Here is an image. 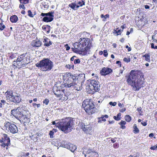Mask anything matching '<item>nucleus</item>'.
I'll list each match as a JSON object with an SVG mask.
<instances>
[{
  "label": "nucleus",
  "instance_id": "a18cd8bd",
  "mask_svg": "<svg viewBox=\"0 0 157 157\" xmlns=\"http://www.w3.org/2000/svg\"><path fill=\"white\" fill-rule=\"evenodd\" d=\"M80 60L78 59H75L74 61V63L75 64H78L80 63Z\"/></svg>",
  "mask_w": 157,
  "mask_h": 157
},
{
  "label": "nucleus",
  "instance_id": "0e129e2a",
  "mask_svg": "<svg viewBox=\"0 0 157 157\" xmlns=\"http://www.w3.org/2000/svg\"><path fill=\"white\" fill-rule=\"evenodd\" d=\"M1 101L2 104L3 105H4L5 103H6V101L4 100H1Z\"/></svg>",
  "mask_w": 157,
  "mask_h": 157
},
{
  "label": "nucleus",
  "instance_id": "bb28decb",
  "mask_svg": "<svg viewBox=\"0 0 157 157\" xmlns=\"http://www.w3.org/2000/svg\"><path fill=\"white\" fill-rule=\"evenodd\" d=\"M76 2L77 3V4L76 8H78L79 7L82 6L83 5H85V2L83 0L81 1L78 2Z\"/></svg>",
  "mask_w": 157,
  "mask_h": 157
},
{
  "label": "nucleus",
  "instance_id": "3c124183",
  "mask_svg": "<svg viewBox=\"0 0 157 157\" xmlns=\"http://www.w3.org/2000/svg\"><path fill=\"white\" fill-rule=\"evenodd\" d=\"M28 119H29V118L26 115L24 118H23V120L25 121V122H28Z\"/></svg>",
  "mask_w": 157,
  "mask_h": 157
},
{
  "label": "nucleus",
  "instance_id": "f8f14e48",
  "mask_svg": "<svg viewBox=\"0 0 157 157\" xmlns=\"http://www.w3.org/2000/svg\"><path fill=\"white\" fill-rule=\"evenodd\" d=\"M21 99L20 98V97L19 96L14 95L10 100L12 102H13L15 103H18L21 101Z\"/></svg>",
  "mask_w": 157,
  "mask_h": 157
},
{
  "label": "nucleus",
  "instance_id": "a19ab883",
  "mask_svg": "<svg viewBox=\"0 0 157 157\" xmlns=\"http://www.w3.org/2000/svg\"><path fill=\"white\" fill-rule=\"evenodd\" d=\"M6 27L5 25L2 22L0 23V30H3Z\"/></svg>",
  "mask_w": 157,
  "mask_h": 157
},
{
  "label": "nucleus",
  "instance_id": "4468645a",
  "mask_svg": "<svg viewBox=\"0 0 157 157\" xmlns=\"http://www.w3.org/2000/svg\"><path fill=\"white\" fill-rule=\"evenodd\" d=\"M25 55L26 54H25L22 62L21 63V64L19 65L20 66L22 65H25L26 64H27L29 63V58L26 57Z\"/></svg>",
  "mask_w": 157,
  "mask_h": 157
},
{
  "label": "nucleus",
  "instance_id": "680f3d73",
  "mask_svg": "<svg viewBox=\"0 0 157 157\" xmlns=\"http://www.w3.org/2000/svg\"><path fill=\"white\" fill-rule=\"evenodd\" d=\"M141 124L144 126H146L147 125V123L146 122H141Z\"/></svg>",
  "mask_w": 157,
  "mask_h": 157
},
{
  "label": "nucleus",
  "instance_id": "412c9836",
  "mask_svg": "<svg viewBox=\"0 0 157 157\" xmlns=\"http://www.w3.org/2000/svg\"><path fill=\"white\" fill-rule=\"evenodd\" d=\"M25 55V54H22L19 56L17 59V62H18L17 65L19 66L21 64V63L22 62L24 57Z\"/></svg>",
  "mask_w": 157,
  "mask_h": 157
},
{
  "label": "nucleus",
  "instance_id": "58836bf2",
  "mask_svg": "<svg viewBox=\"0 0 157 157\" xmlns=\"http://www.w3.org/2000/svg\"><path fill=\"white\" fill-rule=\"evenodd\" d=\"M21 4H26L29 2V0H19Z\"/></svg>",
  "mask_w": 157,
  "mask_h": 157
},
{
  "label": "nucleus",
  "instance_id": "1a4fd4ad",
  "mask_svg": "<svg viewBox=\"0 0 157 157\" xmlns=\"http://www.w3.org/2000/svg\"><path fill=\"white\" fill-rule=\"evenodd\" d=\"M61 88L60 87H56L53 90V92L55 94L57 97L61 98L63 94L61 93L60 89Z\"/></svg>",
  "mask_w": 157,
  "mask_h": 157
},
{
  "label": "nucleus",
  "instance_id": "dca6fc26",
  "mask_svg": "<svg viewBox=\"0 0 157 157\" xmlns=\"http://www.w3.org/2000/svg\"><path fill=\"white\" fill-rule=\"evenodd\" d=\"M41 44V42L39 40H34L31 43V45L33 47H40Z\"/></svg>",
  "mask_w": 157,
  "mask_h": 157
},
{
  "label": "nucleus",
  "instance_id": "aec40b11",
  "mask_svg": "<svg viewBox=\"0 0 157 157\" xmlns=\"http://www.w3.org/2000/svg\"><path fill=\"white\" fill-rule=\"evenodd\" d=\"M54 13V11H52L51 12H50L47 13H41V15L43 17L44 16H48V17H54V16L53 15V14Z\"/></svg>",
  "mask_w": 157,
  "mask_h": 157
},
{
  "label": "nucleus",
  "instance_id": "6ab92c4d",
  "mask_svg": "<svg viewBox=\"0 0 157 157\" xmlns=\"http://www.w3.org/2000/svg\"><path fill=\"white\" fill-rule=\"evenodd\" d=\"M44 17L43 18L42 20L46 22H51L53 21V19L54 17H48V16H44Z\"/></svg>",
  "mask_w": 157,
  "mask_h": 157
},
{
  "label": "nucleus",
  "instance_id": "9d476101",
  "mask_svg": "<svg viewBox=\"0 0 157 157\" xmlns=\"http://www.w3.org/2000/svg\"><path fill=\"white\" fill-rule=\"evenodd\" d=\"M81 127L82 130L86 133H88L92 128L90 125H85L83 124H82Z\"/></svg>",
  "mask_w": 157,
  "mask_h": 157
},
{
  "label": "nucleus",
  "instance_id": "09e8293b",
  "mask_svg": "<svg viewBox=\"0 0 157 157\" xmlns=\"http://www.w3.org/2000/svg\"><path fill=\"white\" fill-rule=\"evenodd\" d=\"M89 41H86L83 44H82L83 46L84 47V46H88L89 43Z\"/></svg>",
  "mask_w": 157,
  "mask_h": 157
},
{
  "label": "nucleus",
  "instance_id": "20e7f679",
  "mask_svg": "<svg viewBox=\"0 0 157 157\" xmlns=\"http://www.w3.org/2000/svg\"><path fill=\"white\" fill-rule=\"evenodd\" d=\"M89 88L91 91H98L100 90V85L95 80H92L89 85Z\"/></svg>",
  "mask_w": 157,
  "mask_h": 157
},
{
  "label": "nucleus",
  "instance_id": "8fccbe9b",
  "mask_svg": "<svg viewBox=\"0 0 157 157\" xmlns=\"http://www.w3.org/2000/svg\"><path fill=\"white\" fill-rule=\"evenodd\" d=\"M150 149L153 150H155L157 149V144H156L155 146L151 147H150Z\"/></svg>",
  "mask_w": 157,
  "mask_h": 157
},
{
  "label": "nucleus",
  "instance_id": "e433bc0d",
  "mask_svg": "<svg viewBox=\"0 0 157 157\" xmlns=\"http://www.w3.org/2000/svg\"><path fill=\"white\" fill-rule=\"evenodd\" d=\"M125 119L126 121L129 122L131 120V117L129 115H126L125 117Z\"/></svg>",
  "mask_w": 157,
  "mask_h": 157
},
{
  "label": "nucleus",
  "instance_id": "ddd939ff",
  "mask_svg": "<svg viewBox=\"0 0 157 157\" xmlns=\"http://www.w3.org/2000/svg\"><path fill=\"white\" fill-rule=\"evenodd\" d=\"M71 82V81H70V80H69L68 79L66 83L64 84L65 87L69 88L71 86H73L75 87L76 88L77 87L75 86V85H76V84L75 82Z\"/></svg>",
  "mask_w": 157,
  "mask_h": 157
},
{
  "label": "nucleus",
  "instance_id": "de8ad7c7",
  "mask_svg": "<svg viewBox=\"0 0 157 157\" xmlns=\"http://www.w3.org/2000/svg\"><path fill=\"white\" fill-rule=\"evenodd\" d=\"M109 104L111 105H112L113 106H115L117 104V102H113L112 101H110L109 102Z\"/></svg>",
  "mask_w": 157,
  "mask_h": 157
},
{
  "label": "nucleus",
  "instance_id": "13d9d810",
  "mask_svg": "<svg viewBox=\"0 0 157 157\" xmlns=\"http://www.w3.org/2000/svg\"><path fill=\"white\" fill-rule=\"evenodd\" d=\"M123 70H122L121 69L120 70V72L118 74V75H117V77H118L119 76L121 75L123 73Z\"/></svg>",
  "mask_w": 157,
  "mask_h": 157
},
{
  "label": "nucleus",
  "instance_id": "603ef678",
  "mask_svg": "<svg viewBox=\"0 0 157 157\" xmlns=\"http://www.w3.org/2000/svg\"><path fill=\"white\" fill-rule=\"evenodd\" d=\"M54 132L53 131H51L49 133V135L50 136V137L52 138L53 137V134Z\"/></svg>",
  "mask_w": 157,
  "mask_h": 157
},
{
  "label": "nucleus",
  "instance_id": "c03bdc74",
  "mask_svg": "<svg viewBox=\"0 0 157 157\" xmlns=\"http://www.w3.org/2000/svg\"><path fill=\"white\" fill-rule=\"evenodd\" d=\"M28 15L30 17H33V16L32 14V13L31 12V10H28Z\"/></svg>",
  "mask_w": 157,
  "mask_h": 157
},
{
  "label": "nucleus",
  "instance_id": "423d86ee",
  "mask_svg": "<svg viewBox=\"0 0 157 157\" xmlns=\"http://www.w3.org/2000/svg\"><path fill=\"white\" fill-rule=\"evenodd\" d=\"M132 71H131L128 78L127 80V82L131 86H133V83L135 82V81L137 80V76L136 75L132 73Z\"/></svg>",
  "mask_w": 157,
  "mask_h": 157
},
{
  "label": "nucleus",
  "instance_id": "bf43d9fd",
  "mask_svg": "<svg viewBox=\"0 0 157 157\" xmlns=\"http://www.w3.org/2000/svg\"><path fill=\"white\" fill-rule=\"evenodd\" d=\"M117 139V138H112L111 139V141L113 142V143H114L116 141V140Z\"/></svg>",
  "mask_w": 157,
  "mask_h": 157
},
{
  "label": "nucleus",
  "instance_id": "f3484780",
  "mask_svg": "<svg viewBox=\"0 0 157 157\" xmlns=\"http://www.w3.org/2000/svg\"><path fill=\"white\" fill-rule=\"evenodd\" d=\"M4 143H6V144L7 146L10 144V138L7 137V135L6 134L3 135V141Z\"/></svg>",
  "mask_w": 157,
  "mask_h": 157
},
{
  "label": "nucleus",
  "instance_id": "c756f323",
  "mask_svg": "<svg viewBox=\"0 0 157 157\" xmlns=\"http://www.w3.org/2000/svg\"><path fill=\"white\" fill-rule=\"evenodd\" d=\"M78 77L77 78V79H79L80 80V79H81L83 80V81L85 80V75L84 74H79V75L78 76Z\"/></svg>",
  "mask_w": 157,
  "mask_h": 157
},
{
  "label": "nucleus",
  "instance_id": "37998d69",
  "mask_svg": "<svg viewBox=\"0 0 157 157\" xmlns=\"http://www.w3.org/2000/svg\"><path fill=\"white\" fill-rule=\"evenodd\" d=\"M49 102V100L48 99H45L43 102L44 104H45L46 105H48Z\"/></svg>",
  "mask_w": 157,
  "mask_h": 157
},
{
  "label": "nucleus",
  "instance_id": "f704fd0d",
  "mask_svg": "<svg viewBox=\"0 0 157 157\" xmlns=\"http://www.w3.org/2000/svg\"><path fill=\"white\" fill-rule=\"evenodd\" d=\"M53 125H55L56 127H58L59 129V126H57V124L59 123V120H56L55 121H53L52 122Z\"/></svg>",
  "mask_w": 157,
  "mask_h": 157
},
{
  "label": "nucleus",
  "instance_id": "6e6552de",
  "mask_svg": "<svg viewBox=\"0 0 157 157\" xmlns=\"http://www.w3.org/2000/svg\"><path fill=\"white\" fill-rule=\"evenodd\" d=\"M113 71L112 69L108 67H104L100 71V73L102 75H106L111 73Z\"/></svg>",
  "mask_w": 157,
  "mask_h": 157
},
{
  "label": "nucleus",
  "instance_id": "69168bd1",
  "mask_svg": "<svg viewBox=\"0 0 157 157\" xmlns=\"http://www.w3.org/2000/svg\"><path fill=\"white\" fill-rule=\"evenodd\" d=\"M29 152H27L26 153H25V154L24 153V156L25 157H27L28 156H29Z\"/></svg>",
  "mask_w": 157,
  "mask_h": 157
},
{
  "label": "nucleus",
  "instance_id": "5fc2aeb1",
  "mask_svg": "<svg viewBox=\"0 0 157 157\" xmlns=\"http://www.w3.org/2000/svg\"><path fill=\"white\" fill-rule=\"evenodd\" d=\"M103 52H104V54H103L104 56L105 57L107 56L108 55L107 51L106 50H104L103 51Z\"/></svg>",
  "mask_w": 157,
  "mask_h": 157
},
{
  "label": "nucleus",
  "instance_id": "2f4dec72",
  "mask_svg": "<svg viewBox=\"0 0 157 157\" xmlns=\"http://www.w3.org/2000/svg\"><path fill=\"white\" fill-rule=\"evenodd\" d=\"M143 57H145V59L146 61L148 62H150V56L149 54H146L145 55L143 56Z\"/></svg>",
  "mask_w": 157,
  "mask_h": 157
},
{
  "label": "nucleus",
  "instance_id": "864d4df0",
  "mask_svg": "<svg viewBox=\"0 0 157 157\" xmlns=\"http://www.w3.org/2000/svg\"><path fill=\"white\" fill-rule=\"evenodd\" d=\"M126 124V122L125 121H123L122 120L120 122L119 124H122V125H125Z\"/></svg>",
  "mask_w": 157,
  "mask_h": 157
},
{
  "label": "nucleus",
  "instance_id": "9b49d317",
  "mask_svg": "<svg viewBox=\"0 0 157 157\" xmlns=\"http://www.w3.org/2000/svg\"><path fill=\"white\" fill-rule=\"evenodd\" d=\"M133 83V86H132L136 88V90H139L141 88L142 82L140 80L139 81L137 79Z\"/></svg>",
  "mask_w": 157,
  "mask_h": 157
},
{
  "label": "nucleus",
  "instance_id": "6e6d98bb",
  "mask_svg": "<svg viewBox=\"0 0 157 157\" xmlns=\"http://www.w3.org/2000/svg\"><path fill=\"white\" fill-rule=\"evenodd\" d=\"M24 4H20L19 5V7L20 8H22L23 9H25V6L24 5Z\"/></svg>",
  "mask_w": 157,
  "mask_h": 157
},
{
  "label": "nucleus",
  "instance_id": "473e14b6",
  "mask_svg": "<svg viewBox=\"0 0 157 157\" xmlns=\"http://www.w3.org/2000/svg\"><path fill=\"white\" fill-rule=\"evenodd\" d=\"M5 94L6 95H9V96H11L10 98L11 99L12 98L14 95H13V92L12 91H7Z\"/></svg>",
  "mask_w": 157,
  "mask_h": 157
},
{
  "label": "nucleus",
  "instance_id": "2eb2a0df",
  "mask_svg": "<svg viewBox=\"0 0 157 157\" xmlns=\"http://www.w3.org/2000/svg\"><path fill=\"white\" fill-rule=\"evenodd\" d=\"M67 76L69 77L68 79L69 80H70V81L71 82H75L76 81V80L77 79L75 75V76H74L71 73H68L67 74Z\"/></svg>",
  "mask_w": 157,
  "mask_h": 157
},
{
  "label": "nucleus",
  "instance_id": "a878e982",
  "mask_svg": "<svg viewBox=\"0 0 157 157\" xmlns=\"http://www.w3.org/2000/svg\"><path fill=\"white\" fill-rule=\"evenodd\" d=\"M42 29L44 31H46L47 33H49L50 31V26L48 25H44L42 27Z\"/></svg>",
  "mask_w": 157,
  "mask_h": 157
},
{
  "label": "nucleus",
  "instance_id": "4be33fe9",
  "mask_svg": "<svg viewBox=\"0 0 157 157\" xmlns=\"http://www.w3.org/2000/svg\"><path fill=\"white\" fill-rule=\"evenodd\" d=\"M84 46L82 44L80 43L79 44L78 43L77 45H75V48L78 50H83L84 49Z\"/></svg>",
  "mask_w": 157,
  "mask_h": 157
},
{
  "label": "nucleus",
  "instance_id": "ea45409f",
  "mask_svg": "<svg viewBox=\"0 0 157 157\" xmlns=\"http://www.w3.org/2000/svg\"><path fill=\"white\" fill-rule=\"evenodd\" d=\"M121 29L118 30L117 31L114 30V31L113 32V33L117 34L116 35L118 36L119 35H120L121 33Z\"/></svg>",
  "mask_w": 157,
  "mask_h": 157
},
{
  "label": "nucleus",
  "instance_id": "c9c22d12",
  "mask_svg": "<svg viewBox=\"0 0 157 157\" xmlns=\"http://www.w3.org/2000/svg\"><path fill=\"white\" fill-rule=\"evenodd\" d=\"M75 52L78 53L79 54H81L82 55H85L86 54V52L83 50L77 51V52Z\"/></svg>",
  "mask_w": 157,
  "mask_h": 157
},
{
  "label": "nucleus",
  "instance_id": "e2e57ef3",
  "mask_svg": "<svg viewBox=\"0 0 157 157\" xmlns=\"http://www.w3.org/2000/svg\"><path fill=\"white\" fill-rule=\"evenodd\" d=\"M118 106L121 107V108L122 107L124 106V104H121L119 102L118 104Z\"/></svg>",
  "mask_w": 157,
  "mask_h": 157
},
{
  "label": "nucleus",
  "instance_id": "393cba45",
  "mask_svg": "<svg viewBox=\"0 0 157 157\" xmlns=\"http://www.w3.org/2000/svg\"><path fill=\"white\" fill-rule=\"evenodd\" d=\"M77 3L76 1H75L74 2L72 3H71L69 5V6L71 7V9L73 10H76V7L77 6Z\"/></svg>",
  "mask_w": 157,
  "mask_h": 157
},
{
  "label": "nucleus",
  "instance_id": "4d7b16f0",
  "mask_svg": "<svg viewBox=\"0 0 157 157\" xmlns=\"http://www.w3.org/2000/svg\"><path fill=\"white\" fill-rule=\"evenodd\" d=\"M65 47L66 48V50H68L70 49V47L68 46V44H67L65 45Z\"/></svg>",
  "mask_w": 157,
  "mask_h": 157
},
{
  "label": "nucleus",
  "instance_id": "79ce46f5",
  "mask_svg": "<svg viewBox=\"0 0 157 157\" xmlns=\"http://www.w3.org/2000/svg\"><path fill=\"white\" fill-rule=\"evenodd\" d=\"M123 60L126 63H128L130 61V58H127L126 57H124L123 59Z\"/></svg>",
  "mask_w": 157,
  "mask_h": 157
},
{
  "label": "nucleus",
  "instance_id": "0eeeda50",
  "mask_svg": "<svg viewBox=\"0 0 157 157\" xmlns=\"http://www.w3.org/2000/svg\"><path fill=\"white\" fill-rule=\"evenodd\" d=\"M22 106H20L11 110V115H13L16 119L19 120L18 116L21 115V112L20 111Z\"/></svg>",
  "mask_w": 157,
  "mask_h": 157
},
{
  "label": "nucleus",
  "instance_id": "b1692460",
  "mask_svg": "<svg viewBox=\"0 0 157 157\" xmlns=\"http://www.w3.org/2000/svg\"><path fill=\"white\" fill-rule=\"evenodd\" d=\"M18 19V18L15 15H13L10 17V21L13 23H15L17 22Z\"/></svg>",
  "mask_w": 157,
  "mask_h": 157
},
{
  "label": "nucleus",
  "instance_id": "4c0bfd02",
  "mask_svg": "<svg viewBox=\"0 0 157 157\" xmlns=\"http://www.w3.org/2000/svg\"><path fill=\"white\" fill-rule=\"evenodd\" d=\"M90 47L89 46H86L85 47H84V49L83 50L84 51L86 52V54H87V52H89V51L90 50Z\"/></svg>",
  "mask_w": 157,
  "mask_h": 157
},
{
  "label": "nucleus",
  "instance_id": "052dcab7",
  "mask_svg": "<svg viewBox=\"0 0 157 157\" xmlns=\"http://www.w3.org/2000/svg\"><path fill=\"white\" fill-rule=\"evenodd\" d=\"M104 117L103 116H102L100 118H99L98 119H101L102 121H106V120L105 118H104Z\"/></svg>",
  "mask_w": 157,
  "mask_h": 157
},
{
  "label": "nucleus",
  "instance_id": "72a5a7b5",
  "mask_svg": "<svg viewBox=\"0 0 157 157\" xmlns=\"http://www.w3.org/2000/svg\"><path fill=\"white\" fill-rule=\"evenodd\" d=\"M121 116V113H119L117 115V116H114L113 117V118L116 121H118L121 119V118L120 117Z\"/></svg>",
  "mask_w": 157,
  "mask_h": 157
},
{
  "label": "nucleus",
  "instance_id": "c85d7f7f",
  "mask_svg": "<svg viewBox=\"0 0 157 157\" xmlns=\"http://www.w3.org/2000/svg\"><path fill=\"white\" fill-rule=\"evenodd\" d=\"M79 40V43H80L82 44L84 43L86 41H90V40L89 39L85 38H80Z\"/></svg>",
  "mask_w": 157,
  "mask_h": 157
},
{
  "label": "nucleus",
  "instance_id": "49530a36",
  "mask_svg": "<svg viewBox=\"0 0 157 157\" xmlns=\"http://www.w3.org/2000/svg\"><path fill=\"white\" fill-rule=\"evenodd\" d=\"M25 116H26V115H24L23 114H22L19 117H18V118H19L18 120H19L21 122V120L20 119H23V118H24Z\"/></svg>",
  "mask_w": 157,
  "mask_h": 157
},
{
  "label": "nucleus",
  "instance_id": "f03ea898",
  "mask_svg": "<svg viewBox=\"0 0 157 157\" xmlns=\"http://www.w3.org/2000/svg\"><path fill=\"white\" fill-rule=\"evenodd\" d=\"M36 66L40 68L42 71H49L53 67V62L48 58H44L39 63L36 64Z\"/></svg>",
  "mask_w": 157,
  "mask_h": 157
},
{
  "label": "nucleus",
  "instance_id": "39448f33",
  "mask_svg": "<svg viewBox=\"0 0 157 157\" xmlns=\"http://www.w3.org/2000/svg\"><path fill=\"white\" fill-rule=\"evenodd\" d=\"M6 129L9 131L10 132L14 134L17 132V127L14 124H11L9 122L6 123L5 125Z\"/></svg>",
  "mask_w": 157,
  "mask_h": 157
},
{
  "label": "nucleus",
  "instance_id": "a211bd4d",
  "mask_svg": "<svg viewBox=\"0 0 157 157\" xmlns=\"http://www.w3.org/2000/svg\"><path fill=\"white\" fill-rule=\"evenodd\" d=\"M43 42L45 43L44 46H45L48 47L52 44L51 41H50L49 39L47 38L44 39Z\"/></svg>",
  "mask_w": 157,
  "mask_h": 157
},
{
  "label": "nucleus",
  "instance_id": "5701e85b",
  "mask_svg": "<svg viewBox=\"0 0 157 157\" xmlns=\"http://www.w3.org/2000/svg\"><path fill=\"white\" fill-rule=\"evenodd\" d=\"M61 146L62 147H65L68 149L69 148H70V144H71V143H67L66 142L63 141L62 142H61Z\"/></svg>",
  "mask_w": 157,
  "mask_h": 157
},
{
  "label": "nucleus",
  "instance_id": "7ed1b4c3",
  "mask_svg": "<svg viewBox=\"0 0 157 157\" xmlns=\"http://www.w3.org/2000/svg\"><path fill=\"white\" fill-rule=\"evenodd\" d=\"M82 106L84 108L86 112L89 115L92 114L95 112L94 105L91 101L85 100L83 102Z\"/></svg>",
  "mask_w": 157,
  "mask_h": 157
},
{
  "label": "nucleus",
  "instance_id": "cd10ccee",
  "mask_svg": "<svg viewBox=\"0 0 157 157\" xmlns=\"http://www.w3.org/2000/svg\"><path fill=\"white\" fill-rule=\"evenodd\" d=\"M70 148H69V149L72 152H74L77 148L76 146L71 144H70Z\"/></svg>",
  "mask_w": 157,
  "mask_h": 157
},
{
  "label": "nucleus",
  "instance_id": "774afa93",
  "mask_svg": "<svg viewBox=\"0 0 157 157\" xmlns=\"http://www.w3.org/2000/svg\"><path fill=\"white\" fill-rule=\"evenodd\" d=\"M126 110V108H125L121 109V110L120 112H124Z\"/></svg>",
  "mask_w": 157,
  "mask_h": 157
},
{
  "label": "nucleus",
  "instance_id": "338daca9",
  "mask_svg": "<svg viewBox=\"0 0 157 157\" xmlns=\"http://www.w3.org/2000/svg\"><path fill=\"white\" fill-rule=\"evenodd\" d=\"M109 17V15L108 14H106L104 16V19H106V18H108Z\"/></svg>",
  "mask_w": 157,
  "mask_h": 157
},
{
  "label": "nucleus",
  "instance_id": "7c9ffc66",
  "mask_svg": "<svg viewBox=\"0 0 157 157\" xmlns=\"http://www.w3.org/2000/svg\"><path fill=\"white\" fill-rule=\"evenodd\" d=\"M134 130L133 131V132L134 133H138L139 132V130L137 128L136 125L134 124L133 125Z\"/></svg>",
  "mask_w": 157,
  "mask_h": 157
},
{
  "label": "nucleus",
  "instance_id": "f257e3e1",
  "mask_svg": "<svg viewBox=\"0 0 157 157\" xmlns=\"http://www.w3.org/2000/svg\"><path fill=\"white\" fill-rule=\"evenodd\" d=\"M73 120L71 117H67L59 120V123L57 126H59V129L65 133L70 132L72 129Z\"/></svg>",
  "mask_w": 157,
  "mask_h": 157
}]
</instances>
